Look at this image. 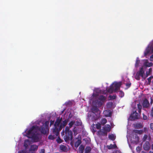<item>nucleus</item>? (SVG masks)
I'll use <instances>...</instances> for the list:
<instances>
[{"label": "nucleus", "instance_id": "47", "mask_svg": "<svg viewBox=\"0 0 153 153\" xmlns=\"http://www.w3.org/2000/svg\"><path fill=\"white\" fill-rule=\"evenodd\" d=\"M143 119L144 120H146L147 119V116L145 115L144 114H143Z\"/></svg>", "mask_w": 153, "mask_h": 153}, {"label": "nucleus", "instance_id": "62", "mask_svg": "<svg viewBox=\"0 0 153 153\" xmlns=\"http://www.w3.org/2000/svg\"><path fill=\"white\" fill-rule=\"evenodd\" d=\"M149 71H152V68H150L149 69Z\"/></svg>", "mask_w": 153, "mask_h": 153}, {"label": "nucleus", "instance_id": "55", "mask_svg": "<svg viewBox=\"0 0 153 153\" xmlns=\"http://www.w3.org/2000/svg\"><path fill=\"white\" fill-rule=\"evenodd\" d=\"M111 113L110 112L109 113V115L107 116H110V115H111Z\"/></svg>", "mask_w": 153, "mask_h": 153}, {"label": "nucleus", "instance_id": "38", "mask_svg": "<svg viewBox=\"0 0 153 153\" xmlns=\"http://www.w3.org/2000/svg\"><path fill=\"white\" fill-rule=\"evenodd\" d=\"M140 60L139 59H137L136 60V63H135V66L136 67H137L138 66V65H139V64L140 63Z\"/></svg>", "mask_w": 153, "mask_h": 153}, {"label": "nucleus", "instance_id": "42", "mask_svg": "<svg viewBox=\"0 0 153 153\" xmlns=\"http://www.w3.org/2000/svg\"><path fill=\"white\" fill-rule=\"evenodd\" d=\"M140 75H139L138 74H136L135 76V79L137 80H139L140 79Z\"/></svg>", "mask_w": 153, "mask_h": 153}, {"label": "nucleus", "instance_id": "6", "mask_svg": "<svg viewBox=\"0 0 153 153\" xmlns=\"http://www.w3.org/2000/svg\"><path fill=\"white\" fill-rule=\"evenodd\" d=\"M97 134L100 137L102 136H107V132L104 131L102 129H100L97 131Z\"/></svg>", "mask_w": 153, "mask_h": 153}, {"label": "nucleus", "instance_id": "15", "mask_svg": "<svg viewBox=\"0 0 153 153\" xmlns=\"http://www.w3.org/2000/svg\"><path fill=\"white\" fill-rule=\"evenodd\" d=\"M134 127L137 128H141L143 127V125L141 123H137L135 125Z\"/></svg>", "mask_w": 153, "mask_h": 153}, {"label": "nucleus", "instance_id": "49", "mask_svg": "<svg viewBox=\"0 0 153 153\" xmlns=\"http://www.w3.org/2000/svg\"><path fill=\"white\" fill-rule=\"evenodd\" d=\"M94 110V111H97L98 110V108L96 107H95L93 108Z\"/></svg>", "mask_w": 153, "mask_h": 153}, {"label": "nucleus", "instance_id": "31", "mask_svg": "<svg viewBox=\"0 0 153 153\" xmlns=\"http://www.w3.org/2000/svg\"><path fill=\"white\" fill-rule=\"evenodd\" d=\"M102 101H101L99 100H97L96 102V104L99 107L101 106L102 105Z\"/></svg>", "mask_w": 153, "mask_h": 153}, {"label": "nucleus", "instance_id": "13", "mask_svg": "<svg viewBox=\"0 0 153 153\" xmlns=\"http://www.w3.org/2000/svg\"><path fill=\"white\" fill-rule=\"evenodd\" d=\"M106 99V97L102 95L100 96L98 98V100L102 102H104Z\"/></svg>", "mask_w": 153, "mask_h": 153}, {"label": "nucleus", "instance_id": "57", "mask_svg": "<svg viewBox=\"0 0 153 153\" xmlns=\"http://www.w3.org/2000/svg\"><path fill=\"white\" fill-rule=\"evenodd\" d=\"M150 103H152V99H151V101L150 102Z\"/></svg>", "mask_w": 153, "mask_h": 153}, {"label": "nucleus", "instance_id": "22", "mask_svg": "<svg viewBox=\"0 0 153 153\" xmlns=\"http://www.w3.org/2000/svg\"><path fill=\"white\" fill-rule=\"evenodd\" d=\"M133 132L135 133L141 134L142 133L143 131L142 130H133Z\"/></svg>", "mask_w": 153, "mask_h": 153}, {"label": "nucleus", "instance_id": "39", "mask_svg": "<svg viewBox=\"0 0 153 153\" xmlns=\"http://www.w3.org/2000/svg\"><path fill=\"white\" fill-rule=\"evenodd\" d=\"M74 122L73 121H71L69 123V127L71 128L72 127L74 124Z\"/></svg>", "mask_w": 153, "mask_h": 153}, {"label": "nucleus", "instance_id": "58", "mask_svg": "<svg viewBox=\"0 0 153 153\" xmlns=\"http://www.w3.org/2000/svg\"><path fill=\"white\" fill-rule=\"evenodd\" d=\"M137 139L138 140H139V137L138 136L137 137Z\"/></svg>", "mask_w": 153, "mask_h": 153}, {"label": "nucleus", "instance_id": "25", "mask_svg": "<svg viewBox=\"0 0 153 153\" xmlns=\"http://www.w3.org/2000/svg\"><path fill=\"white\" fill-rule=\"evenodd\" d=\"M107 122V120L105 118L102 119L101 122V124L102 125H104Z\"/></svg>", "mask_w": 153, "mask_h": 153}, {"label": "nucleus", "instance_id": "40", "mask_svg": "<svg viewBox=\"0 0 153 153\" xmlns=\"http://www.w3.org/2000/svg\"><path fill=\"white\" fill-rule=\"evenodd\" d=\"M18 153H27V151L26 149H25L19 151Z\"/></svg>", "mask_w": 153, "mask_h": 153}, {"label": "nucleus", "instance_id": "50", "mask_svg": "<svg viewBox=\"0 0 153 153\" xmlns=\"http://www.w3.org/2000/svg\"><path fill=\"white\" fill-rule=\"evenodd\" d=\"M54 122V121H52V120L50 121V126H51V125H52L53 123Z\"/></svg>", "mask_w": 153, "mask_h": 153}, {"label": "nucleus", "instance_id": "2", "mask_svg": "<svg viewBox=\"0 0 153 153\" xmlns=\"http://www.w3.org/2000/svg\"><path fill=\"white\" fill-rule=\"evenodd\" d=\"M65 134L64 136V139L66 142L71 140L73 138V132L70 130L69 128L66 126L65 131Z\"/></svg>", "mask_w": 153, "mask_h": 153}, {"label": "nucleus", "instance_id": "11", "mask_svg": "<svg viewBox=\"0 0 153 153\" xmlns=\"http://www.w3.org/2000/svg\"><path fill=\"white\" fill-rule=\"evenodd\" d=\"M55 128L53 129V132L54 134L56 136H57L59 134L60 131L58 129V128H57L56 126H54Z\"/></svg>", "mask_w": 153, "mask_h": 153}, {"label": "nucleus", "instance_id": "17", "mask_svg": "<svg viewBox=\"0 0 153 153\" xmlns=\"http://www.w3.org/2000/svg\"><path fill=\"white\" fill-rule=\"evenodd\" d=\"M84 147L82 145L80 146L79 148V152L80 153H83L84 149Z\"/></svg>", "mask_w": 153, "mask_h": 153}, {"label": "nucleus", "instance_id": "41", "mask_svg": "<svg viewBox=\"0 0 153 153\" xmlns=\"http://www.w3.org/2000/svg\"><path fill=\"white\" fill-rule=\"evenodd\" d=\"M107 148L109 149H114L113 145L111 144L109 146H107Z\"/></svg>", "mask_w": 153, "mask_h": 153}, {"label": "nucleus", "instance_id": "37", "mask_svg": "<svg viewBox=\"0 0 153 153\" xmlns=\"http://www.w3.org/2000/svg\"><path fill=\"white\" fill-rule=\"evenodd\" d=\"M124 93L123 91H119V95L120 97H123L124 96Z\"/></svg>", "mask_w": 153, "mask_h": 153}, {"label": "nucleus", "instance_id": "63", "mask_svg": "<svg viewBox=\"0 0 153 153\" xmlns=\"http://www.w3.org/2000/svg\"><path fill=\"white\" fill-rule=\"evenodd\" d=\"M152 82H153V80L152 81Z\"/></svg>", "mask_w": 153, "mask_h": 153}, {"label": "nucleus", "instance_id": "1", "mask_svg": "<svg viewBox=\"0 0 153 153\" xmlns=\"http://www.w3.org/2000/svg\"><path fill=\"white\" fill-rule=\"evenodd\" d=\"M38 128H39L38 126H33L26 133V136L28 138H31L34 142H38L39 141L38 136L34 133V132H36L35 129H38Z\"/></svg>", "mask_w": 153, "mask_h": 153}, {"label": "nucleus", "instance_id": "61", "mask_svg": "<svg viewBox=\"0 0 153 153\" xmlns=\"http://www.w3.org/2000/svg\"><path fill=\"white\" fill-rule=\"evenodd\" d=\"M152 149H153V144L152 145Z\"/></svg>", "mask_w": 153, "mask_h": 153}, {"label": "nucleus", "instance_id": "23", "mask_svg": "<svg viewBox=\"0 0 153 153\" xmlns=\"http://www.w3.org/2000/svg\"><path fill=\"white\" fill-rule=\"evenodd\" d=\"M91 150V149L90 147H86L85 150V153H89Z\"/></svg>", "mask_w": 153, "mask_h": 153}, {"label": "nucleus", "instance_id": "26", "mask_svg": "<svg viewBox=\"0 0 153 153\" xmlns=\"http://www.w3.org/2000/svg\"><path fill=\"white\" fill-rule=\"evenodd\" d=\"M27 142H29V140H26L24 143V147H25L26 149L27 148V147L28 146V144L27 143Z\"/></svg>", "mask_w": 153, "mask_h": 153}, {"label": "nucleus", "instance_id": "43", "mask_svg": "<svg viewBox=\"0 0 153 153\" xmlns=\"http://www.w3.org/2000/svg\"><path fill=\"white\" fill-rule=\"evenodd\" d=\"M148 137V136L146 135L145 134L144 135V137H143V141H145L147 138Z\"/></svg>", "mask_w": 153, "mask_h": 153}, {"label": "nucleus", "instance_id": "21", "mask_svg": "<svg viewBox=\"0 0 153 153\" xmlns=\"http://www.w3.org/2000/svg\"><path fill=\"white\" fill-rule=\"evenodd\" d=\"M60 149L63 151L65 152L67 149V147L63 145H61L60 146Z\"/></svg>", "mask_w": 153, "mask_h": 153}, {"label": "nucleus", "instance_id": "60", "mask_svg": "<svg viewBox=\"0 0 153 153\" xmlns=\"http://www.w3.org/2000/svg\"><path fill=\"white\" fill-rule=\"evenodd\" d=\"M149 153H153V152L150 151L149 152Z\"/></svg>", "mask_w": 153, "mask_h": 153}, {"label": "nucleus", "instance_id": "12", "mask_svg": "<svg viewBox=\"0 0 153 153\" xmlns=\"http://www.w3.org/2000/svg\"><path fill=\"white\" fill-rule=\"evenodd\" d=\"M137 74L140 75L142 77H143L144 71L143 70V68L142 67L140 68L139 71L137 72Z\"/></svg>", "mask_w": 153, "mask_h": 153}, {"label": "nucleus", "instance_id": "20", "mask_svg": "<svg viewBox=\"0 0 153 153\" xmlns=\"http://www.w3.org/2000/svg\"><path fill=\"white\" fill-rule=\"evenodd\" d=\"M108 138L113 141L115 139V137L113 134H111L108 135Z\"/></svg>", "mask_w": 153, "mask_h": 153}, {"label": "nucleus", "instance_id": "45", "mask_svg": "<svg viewBox=\"0 0 153 153\" xmlns=\"http://www.w3.org/2000/svg\"><path fill=\"white\" fill-rule=\"evenodd\" d=\"M152 78H153L152 76H151L149 77V78H148L147 79H148V81L149 82V83H150L151 82V79H152Z\"/></svg>", "mask_w": 153, "mask_h": 153}, {"label": "nucleus", "instance_id": "3", "mask_svg": "<svg viewBox=\"0 0 153 153\" xmlns=\"http://www.w3.org/2000/svg\"><path fill=\"white\" fill-rule=\"evenodd\" d=\"M122 85V82H115L113 85L114 88V91L117 92V91L120 89V87Z\"/></svg>", "mask_w": 153, "mask_h": 153}, {"label": "nucleus", "instance_id": "4", "mask_svg": "<svg viewBox=\"0 0 153 153\" xmlns=\"http://www.w3.org/2000/svg\"><path fill=\"white\" fill-rule=\"evenodd\" d=\"M138 114L136 110L133 111L130 116V118L131 120L138 119Z\"/></svg>", "mask_w": 153, "mask_h": 153}, {"label": "nucleus", "instance_id": "19", "mask_svg": "<svg viewBox=\"0 0 153 153\" xmlns=\"http://www.w3.org/2000/svg\"><path fill=\"white\" fill-rule=\"evenodd\" d=\"M137 108L138 110V112L139 114H140L141 111L142 106L140 103L137 104Z\"/></svg>", "mask_w": 153, "mask_h": 153}, {"label": "nucleus", "instance_id": "5", "mask_svg": "<svg viewBox=\"0 0 153 153\" xmlns=\"http://www.w3.org/2000/svg\"><path fill=\"white\" fill-rule=\"evenodd\" d=\"M150 104L149 101L147 99H145L142 103V105L143 106V109L144 108H148Z\"/></svg>", "mask_w": 153, "mask_h": 153}, {"label": "nucleus", "instance_id": "44", "mask_svg": "<svg viewBox=\"0 0 153 153\" xmlns=\"http://www.w3.org/2000/svg\"><path fill=\"white\" fill-rule=\"evenodd\" d=\"M63 126L62 125V124H61L60 125H59V126L58 127L59 128H58V129L59 131H60L62 128Z\"/></svg>", "mask_w": 153, "mask_h": 153}, {"label": "nucleus", "instance_id": "35", "mask_svg": "<svg viewBox=\"0 0 153 153\" xmlns=\"http://www.w3.org/2000/svg\"><path fill=\"white\" fill-rule=\"evenodd\" d=\"M49 123L48 121H46L45 122V123H44V125L46 127L47 129L48 128Z\"/></svg>", "mask_w": 153, "mask_h": 153}, {"label": "nucleus", "instance_id": "30", "mask_svg": "<svg viewBox=\"0 0 153 153\" xmlns=\"http://www.w3.org/2000/svg\"><path fill=\"white\" fill-rule=\"evenodd\" d=\"M150 51V49L149 48H147L144 53V55L145 56H146L147 54H148Z\"/></svg>", "mask_w": 153, "mask_h": 153}, {"label": "nucleus", "instance_id": "59", "mask_svg": "<svg viewBox=\"0 0 153 153\" xmlns=\"http://www.w3.org/2000/svg\"><path fill=\"white\" fill-rule=\"evenodd\" d=\"M152 52L153 53V47H152Z\"/></svg>", "mask_w": 153, "mask_h": 153}, {"label": "nucleus", "instance_id": "18", "mask_svg": "<svg viewBox=\"0 0 153 153\" xmlns=\"http://www.w3.org/2000/svg\"><path fill=\"white\" fill-rule=\"evenodd\" d=\"M95 124H93L91 126V130L92 131V132L93 133H94L95 132L97 131L96 128L95 127Z\"/></svg>", "mask_w": 153, "mask_h": 153}, {"label": "nucleus", "instance_id": "46", "mask_svg": "<svg viewBox=\"0 0 153 153\" xmlns=\"http://www.w3.org/2000/svg\"><path fill=\"white\" fill-rule=\"evenodd\" d=\"M126 85L128 88H129L131 85V83H126Z\"/></svg>", "mask_w": 153, "mask_h": 153}, {"label": "nucleus", "instance_id": "51", "mask_svg": "<svg viewBox=\"0 0 153 153\" xmlns=\"http://www.w3.org/2000/svg\"><path fill=\"white\" fill-rule=\"evenodd\" d=\"M40 153H45V150L44 149H42Z\"/></svg>", "mask_w": 153, "mask_h": 153}, {"label": "nucleus", "instance_id": "28", "mask_svg": "<svg viewBox=\"0 0 153 153\" xmlns=\"http://www.w3.org/2000/svg\"><path fill=\"white\" fill-rule=\"evenodd\" d=\"M152 63L151 62L149 63L148 62H146L144 64V65L148 67H151L152 66Z\"/></svg>", "mask_w": 153, "mask_h": 153}, {"label": "nucleus", "instance_id": "34", "mask_svg": "<svg viewBox=\"0 0 153 153\" xmlns=\"http://www.w3.org/2000/svg\"><path fill=\"white\" fill-rule=\"evenodd\" d=\"M68 120H65L64 121H63L62 122L63 123H62L63 126L64 127L66 126L68 123Z\"/></svg>", "mask_w": 153, "mask_h": 153}, {"label": "nucleus", "instance_id": "53", "mask_svg": "<svg viewBox=\"0 0 153 153\" xmlns=\"http://www.w3.org/2000/svg\"><path fill=\"white\" fill-rule=\"evenodd\" d=\"M151 114L153 116V110L152 109V110L151 112Z\"/></svg>", "mask_w": 153, "mask_h": 153}, {"label": "nucleus", "instance_id": "52", "mask_svg": "<svg viewBox=\"0 0 153 153\" xmlns=\"http://www.w3.org/2000/svg\"><path fill=\"white\" fill-rule=\"evenodd\" d=\"M113 146L114 148H116V147H117V146L115 144L114 145H113Z\"/></svg>", "mask_w": 153, "mask_h": 153}, {"label": "nucleus", "instance_id": "48", "mask_svg": "<svg viewBox=\"0 0 153 153\" xmlns=\"http://www.w3.org/2000/svg\"><path fill=\"white\" fill-rule=\"evenodd\" d=\"M150 128L151 129L153 130V123H152L150 124Z\"/></svg>", "mask_w": 153, "mask_h": 153}, {"label": "nucleus", "instance_id": "32", "mask_svg": "<svg viewBox=\"0 0 153 153\" xmlns=\"http://www.w3.org/2000/svg\"><path fill=\"white\" fill-rule=\"evenodd\" d=\"M96 127L97 129H100L101 127V125L99 123H98L96 125Z\"/></svg>", "mask_w": 153, "mask_h": 153}, {"label": "nucleus", "instance_id": "56", "mask_svg": "<svg viewBox=\"0 0 153 153\" xmlns=\"http://www.w3.org/2000/svg\"><path fill=\"white\" fill-rule=\"evenodd\" d=\"M64 133V132H63V131H62V133H61V134L62 135H63V134Z\"/></svg>", "mask_w": 153, "mask_h": 153}, {"label": "nucleus", "instance_id": "14", "mask_svg": "<svg viewBox=\"0 0 153 153\" xmlns=\"http://www.w3.org/2000/svg\"><path fill=\"white\" fill-rule=\"evenodd\" d=\"M81 141L80 140L78 139L74 143V146L76 148L78 147L81 143Z\"/></svg>", "mask_w": 153, "mask_h": 153}, {"label": "nucleus", "instance_id": "10", "mask_svg": "<svg viewBox=\"0 0 153 153\" xmlns=\"http://www.w3.org/2000/svg\"><path fill=\"white\" fill-rule=\"evenodd\" d=\"M62 120V118H58L57 119L54 124V126L59 127Z\"/></svg>", "mask_w": 153, "mask_h": 153}, {"label": "nucleus", "instance_id": "24", "mask_svg": "<svg viewBox=\"0 0 153 153\" xmlns=\"http://www.w3.org/2000/svg\"><path fill=\"white\" fill-rule=\"evenodd\" d=\"M56 138V136L54 135L50 134L48 137V139L51 140H53Z\"/></svg>", "mask_w": 153, "mask_h": 153}, {"label": "nucleus", "instance_id": "9", "mask_svg": "<svg viewBox=\"0 0 153 153\" xmlns=\"http://www.w3.org/2000/svg\"><path fill=\"white\" fill-rule=\"evenodd\" d=\"M38 148V146L36 145H32L30 146V148L29 150V152L35 151Z\"/></svg>", "mask_w": 153, "mask_h": 153}, {"label": "nucleus", "instance_id": "8", "mask_svg": "<svg viewBox=\"0 0 153 153\" xmlns=\"http://www.w3.org/2000/svg\"><path fill=\"white\" fill-rule=\"evenodd\" d=\"M35 130L36 131L37 130H39V131H40L43 134H45L46 133V130L43 124V125H42L40 128L39 126V128H38V129H35Z\"/></svg>", "mask_w": 153, "mask_h": 153}, {"label": "nucleus", "instance_id": "54", "mask_svg": "<svg viewBox=\"0 0 153 153\" xmlns=\"http://www.w3.org/2000/svg\"><path fill=\"white\" fill-rule=\"evenodd\" d=\"M150 58L151 59H153V55H152L151 56H150Z\"/></svg>", "mask_w": 153, "mask_h": 153}, {"label": "nucleus", "instance_id": "29", "mask_svg": "<svg viewBox=\"0 0 153 153\" xmlns=\"http://www.w3.org/2000/svg\"><path fill=\"white\" fill-rule=\"evenodd\" d=\"M56 141L58 143H60L63 142V140H62L59 137V136L57 139H56Z\"/></svg>", "mask_w": 153, "mask_h": 153}, {"label": "nucleus", "instance_id": "7", "mask_svg": "<svg viewBox=\"0 0 153 153\" xmlns=\"http://www.w3.org/2000/svg\"><path fill=\"white\" fill-rule=\"evenodd\" d=\"M143 148L144 150L148 151L150 148V145L149 142L146 141L143 144Z\"/></svg>", "mask_w": 153, "mask_h": 153}, {"label": "nucleus", "instance_id": "33", "mask_svg": "<svg viewBox=\"0 0 153 153\" xmlns=\"http://www.w3.org/2000/svg\"><path fill=\"white\" fill-rule=\"evenodd\" d=\"M113 104L112 102H109L107 103V106L108 108H110L112 106Z\"/></svg>", "mask_w": 153, "mask_h": 153}, {"label": "nucleus", "instance_id": "36", "mask_svg": "<svg viewBox=\"0 0 153 153\" xmlns=\"http://www.w3.org/2000/svg\"><path fill=\"white\" fill-rule=\"evenodd\" d=\"M116 97L117 96L116 95L113 96L110 95L109 96V97L111 100H113L115 99L116 98Z\"/></svg>", "mask_w": 153, "mask_h": 153}, {"label": "nucleus", "instance_id": "16", "mask_svg": "<svg viewBox=\"0 0 153 153\" xmlns=\"http://www.w3.org/2000/svg\"><path fill=\"white\" fill-rule=\"evenodd\" d=\"M114 90V86L112 85L110 86V87L107 90V91L109 93H112Z\"/></svg>", "mask_w": 153, "mask_h": 153}, {"label": "nucleus", "instance_id": "27", "mask_svg": "<svg viewBox=\"0 0 153 153\" xmlns=\"http://www.w3.org/2000/svg\"><path fill=\"white\" fill-rule=\"evenodd\" d=\"M104 131H105L106 132L109 131L110 130V128L109 127H104L102 129Z\"/></svg>", "mask_w": 153, "mask_h": 153}]
</instances>
